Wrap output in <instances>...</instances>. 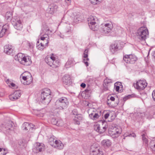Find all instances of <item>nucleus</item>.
Wrapping results in <instances>:
<instances>
[{"mask_svg": "<svg viewBox=\"0 0 155 155\" xmlns=\"http://www.w3.org/2000/svg\"><path fill=\"white\" fill-rule=\"evenodd\" d=\"M152 95L153 100L155 101V90L153 92Z\"/></svg>", "mask_w": 155, "mask_h": 155, "instance_id": "49530a36", "label": "nucleus"}, {"mask_svg": "<svg viewBox=\"0 0 155 155\" xmlns=\"http://www.w3.org/2000/svg\"><path fill=\"white\" fill-rule=\"evenodd\" d=\"M88 51V50L87 49H86L84 51L83 56L84 58L83 60V61L85 64L86 66H87L88 65V63L87 61L89 60V59L87 58Z\"/></svg>", "mask_w": 155, "mask_h": 155, "instance_id": "5701e85b", "label": "nucleus"}, {"mask_svg": "<svg viewBox=\"0 0 155 155\" xmlns=\"http://www.w3.org/2000/svg\"><path fill=\"white\" fill-rule=\"evenodd\" d=\"M63 125L62 121L61 120H57V124L56 125L58 126H62Z\"/></svg>", "mask_w": 155, "mask_h": 155, "instance_id": "a19ab883", "label": "nucleus"}, {"mask_svg": "<svg viewBox=\"0 0 155 155\" xmlns=\"http://www.w3.org/2000/svg\"><path fill=\"white\" fill-rule=\"evenodd\" d=\"M109 116V114L108 113H107L104 115V117L105 119H107L108 118Z\"/></svg>", "mask_w": 155, "mask_h": 155, "instance_id": "09e8293b", "label": "nucleus"}, {"mask_svg": "<svg viewBox=\"0 0 155 155\" xmlns=\"http://www.w3.org/2000/svg\"><path fill=\"white\" fill-rule=\"evenodd\" d=\"M101 144L104 147H108L110 146L111 144V142L108 139L104 140L102 141Z\"/></svg>", "mask_w": 155, "mask_h": 155, "instance_id": "c756f323", "label": "nucleus"}, {"mask_svg": "<svg viewBox=\"0 0 155 155\" xmlns=\"http://www.w3.org/2000/svg\"><path fill=\"white\" fill-rule=\"evenodd\" d=\"M107 104L108 106H110L111 105V103L109 101V100L108 99L107 101Z\"/></svg>", "mask_w": 155, "mask_h": 155, "instance_id": "603ef678", "label": "nucleus"}, {"mask_svg": "<svg viewBox=\"0 0 155 155\" xmlns=\"http://www.w3.org/2000/svg\"><path fill=\"white\" fill-rule=\"evenodd\" d=\"M91 2L93 4L95 5L98 3L96 0H90Z\"/></svg>", "mask_w": 155, "mask_h": 155, "instance_id": "a18cd8bd", "label": "nucleus"}, {"mask_svg": "<svg viewBox=\"0 0 155 155\" xmlns=\"http://www.w3.org/2000/svg\"><path fill=\"white\" fill-rule=\"evenodd\" d=\"M51 92L48 88H45L41 91L40 101L41 103L47 105L50 102L51 99Z\"/></svg>", "mask_w": 155, "mask_h": 155, "instance_id": "f257e3e1", "label": "nucleus"}, {"mask_svg": "<svg viewBox=\"0 0 155 155\" xmlns=\"http://www.w3.org/2000/svg\"><path fill=\"white\" fill-rule=\"evenodd\" d=\"M68 104V101L66 97H63L60 98L56 101L53 109L63 110L66 109Z\"/></svg>", "mask_w": 155, "mask_h": 155, "instance_id": "f03ea898", "label": "nucleus"}, {"mask_svg": "<svg viewBox=\"0 0 155 155\" xmlns=\"http://www.w3.org/2000/svg\"><path fill=\"white\" fill-rule=\"evenodd\" d=\"M6 153H3L2 154H1L0 155H5L6 154Z\"/></svg>", "mask_w": 155, "mask_h": 155, "instance_id": "338daca9", "label": "nucleus"}, {"mask_svg": "<svg viewBox=\"0 0 155 155\" xmlns=\"http://www.w3.org/2000/svg\"><path fill=\"white\" fill-rule=\"evenodd\" d=\"M143 2H146L148 1V0H139Z\"/></svg>", "mask_w": 155, "mask_h": 155, "instance_id": "bf43d9fd", "label": "nucleus"}, {"mask_svg": "<svg viewBox=\"0 0 155 155\" xmlns=\"http://www.w3.org/2000/svg\"><path fill=\"white\" fill-rule=\"evenodd\" d=\"M153 143H154V145L151 147V148L153 150L155 151V141H153Z\"/></svg>", "mask_w": 155, "mask_h": 155, "instance_id": "3c124183", "label": "nucleus"}, {"mask_svg": "<svg viewBox=\"0 0 155 155\" xmlns=\"http://www.w3.org/2000/svg\"><path fill=\"white\" fill-rule=\"evenodd\" d=\"M9 87L12 88H14L16 87V85L15 84L12 82L10 84V86H9Z\"/></svg>", "mask_w": 155, "mask_h": 155, "instance_id": "c03bdc74", "label": "nucleus"}, {"mask_svg": "<svg viewBox=\"0 0 155 155\" xmlns=\"http://www.w3.org/2000/svg\"><path fill=\"white\" fill-rule=\"evenodd\" d=\"M115 129L116 131H113L111 134V137L114 138H116L118 137L121 132V130L120 127L118 128H115Z\"/></svg>", "mask_w": 155, "mask_h": 155, "instance_id": "dca6fc26", "label": "nucleus"}, {"mask_svg": "<svg viewBox=\"0 0 155 155\" xmlns=\"http://www.w3.org/2000/svg\"><path fill=\"white\" fill-rule=\"evenodd\" d=\"M90 155H104L102 151L98 150H93L90 153Z\"/></svg>", "mask_w": 155, "mask_h": 155, "instance_id": "7c9ffc66", "label": "nucleus"}, {"mask_svg": "<svg viewBox=\"0 0 155 155\" xmlns=\"http://www.w3.org/2000/svg\"><path fill=\"white\" fill-rule=\"evenodd\" d=\"M72 113L73 115H75V116H77V115L78 114L77 110L75 109L72 110Z\"/></svg>", "mask_w": 155, "mask_h": 155, "instance_id": "79ce46f5", "label": "nucleus"}, {"mask_svg": "<svg viewBox=\"0 0 155 155\" xmlns=\"http://www.w3.org/2000/svg\"><path fill=\"white\" fill-rule=\"evenodd\" d=\"M45 61L47 64L53 68H56L59 65V61L53 56L46 57L45 58Z\"/></svg>", "mask_w": 155, "mask_h": 155, "instance_id": "20e7f679", "label": "nucleus"}, {"mask_svg": "<svg viewBox=\"0 0 155 155\" xmlns=\"http://www.w3.org/2000/svg\"><path fill=\"white\" fill-rule=\"evenodd\" d=\"M128 136L129 137H136V135L134 133H132V134H130L128 135Z\"/></svg>", "mask_w": 155, "mask_h": 155, "instance_id": "de8ad7c7", "label": "nucleus"}, {"mask_svg": "<svg viewBox=\"0 0 155 155\" xmlns=\"http://www.w3.org/2000/svg\"><path fill=\"white\" fill-rule=\"evenodd\" d=\"M71 0H65V2L67 4V5L70 4Z\"/></svg>", "mask_w": 155, "mask_h": 155, "instance_id": "8fccbe9b", "label": "nucleus"}, {"mask_svg": "<svg viewBox=\"0 0 155 155\" xmlns=\"http://www.w3.org/2000/svg\"><path fill=\"white\" fill-rule=\"evenodd\" d=\"M90 28L94 31H96L99 29V23L95 22V23L88 24Z\"/></svg>", "mask_w": 155, "mask_h": 155, "instance_id": "b1692460", "label": "nucleus"}, {"mask_svg": "<svg viewBox=\"0 0 155 155\" xmlns=\"http://www.w3.org/2000/svg\"><path fill=\"white\" fill-rule=\"evenodd\" d=\"M9 28V26L8 25L5 24L4 25L0 33V37H2L5 34V32Z\"/></svg>", "mask_w": 155, "mask_h": 155, "instance_id": "bb28decb", "label": "nucleus"}, {"mask_svg": "<svg viewBox=\"0 0 155 155\" xmlns=\"http://www.w3.org/2000/svg\"><path fill=\"white\" fill-rule=\"evenodd\" d=\"M43 31L42 30V31H41L39 37L41 39V40L44 41L45 40L46 41V42L45 43V46H48V44L49 43V36L47 34L42 35V32Z\"/></svg>", "mask_w": 155, "mask_h": 155, "instance_id": "2eb2a0df", "label": "nucleus"}, {"mask_svg": "<svg viewBox=\"0 0 155 155\" xmlns=\"http://www.w3.org/2000/svg\"><path fill=\"white\" fill-rule=\"evenodd\" d=\"M88 24L95 23V22L98 23V20L95 16L91 15L87 18Z\"/></svg>", "mask_w": 155, "mask_h": 155, "instance_id": "412c9836", "label": "nucleus"}, {"mask_svg": "<svg viewBox=\"0 0 155 155\" xmlns=\"http://www.w3.org/2000/svg\"><path fill=\"white\" fill-rule=\"evenodd\" d=\"M134 86L135 88L139 90H143L147 85V83L145 81L140 80H138L136 83H134Z\"/></svg>", "mask_w": 155, "mask_h": 155, "instance_id": "423d86ee", "label": "nucleus"}, {"mask_svg": "<svg viewBox=\"0 0 155 155\" xmlns=\"http://www.w3.org/2000/svg\"><path fill=\"white\" fill-rule=\"evenodd\" d=\"M39 40L37 42V48L39 50H43L46 47L48 46H45V45H44V43L42 42H41L40 44L39 43Z\"/></svg>", "mask_w": 155, "mask_h": 155, "instance_id": "cd10ccee", "label": "nucleus"}, {"mask_svg": "<svg viewBox=\"0 0 155 155\" xmlns=\"http://www.w3.org/2000/svg\"><path fill=\"white\" fill-rule=\"evenodd\" d=\"M12 16V14L10 12H8L6 13L5 17L7 19H11Z\"/></svg>", "mask_w": 155, "mask_h": 155, "instance_id": "f704fd0d", "label": "nucleus"}, {"mask_svg": "<svg viewBox=\"0 0 155 155\" xmlns=\"http://www.w3.org/2000/svg\"><path fill=\"white\" fill-rule=\"evenodd\" d=\"M29 46L30 48H33V46L31 45L30 43L29 44Z\"/></svg>", "mask_w": 155, "mask_h": 155, "instance_id": "4d7b16f0", "label": "nucleus"}, {"mask_svg": "<svg viewBox=\"0 0 155 155\" xmlns=\"http://www.w3.org/2000/svg\"><path fill=\"white\" fill-rule=\"evenodd\" d=\"M6 83L8 84V86H10V84L12 83V81L11 80H10L9 79H7L5 81Z\"/></svg>", "mask_w": 155, "mask_h": 155, "instance_id": "37998d69", "label": "nucleus"}, {"mask_svg": "<svg viewBox=\"0 0 155 155\" xmlns=\"http://www.w3.org/2000/svg\"><path fill=\"white\" fill-rule=\"evenodd\" d=\"M1 127L3 130L7 133H9L13 130L12 123L11 121H9L7 123L2 124Z\"/></svg>", "mask_w": 155, "mask_h": 155, "instance_id": "1a4fd4ad", "label": "nucleus"}, {"mask_svg": "<svg viewBox=\"0 0 155 155\" xmlns=\"http://www.w3.org/2000/svg\"><path fill=\"white\" fill-rule=\"evenodd\" d=\"M101 127L99 129L98 132L99 133H102L104 132L107 130L108 127V125L107 123L105 122H102V124L101 125Z\"/></svg>", "mask_w": 155, "mask_h": 155, "instance_id": "4be33fe9", "label": "nucleus"}, {"mask_svg": "<svg viewBox=\"0 0 155 155\" xmlns=\"http://www.w3.org/2000/svg\"><path fill=\"white\" fill-rule=\"evenodd\" d=\"M111 83V79L106 78L104 80L103 84H104V85H108L109 84Z\"/></svg>", "mask_w": 155, "mask_h": 155, "instance_id": "c9c22d12", "label": "nucleus"}, {"mask_svg": "<svg viewBox=\"0 0 155 155\" xmlns=\"http://www.w3.org/2000/svg\"><path fill=\"white\" fill-rule=\"evenodd\" d=\"M153 57L154 58H155V51L153 53Z\"/></svg>", "mask_w": 155, "mask_h": 155, "instance_id": "052dcab7", "label": "nucleus"}, {"mask_svg": "<svg viewBox=\"0 0 155 155\" xmlns=\"http://www.w3.org/2000/svg\"><path fill=\"white\" fill-rule=\"evenodd\" d=\"M13 51L12 46L10 45H6L4 47V52L7 54L10 55Z\"/></svg>", "mask_w": 155, "mask_h": 155, "instance_id": "6ab92c4d", "label": "nucleus"}, {"mask_svg": "<svg viewBox=\"0 0 155 155\" xmlns=\"http://www.w3.org/2000/svg\"><path fill=\"white\" fill-rule=\"evenodd\" d=\"M85 92H86V93H88V92H89V91H90V90L88 89H86L85 90Z\"/></svg>", "mask_w": 155, "mask_h": 155, "instance_id": "13d9d810", "label": "nucleus"}, {"mask_svg": "<svg viewBox=\"0 0 155 155\" xmlns=\"http://www.w3.org/2000/svg\"><path fill=\"white\" fill-rule=\"evenodd\" d=\"M152 117H153L152 116H150V117H147V118H148L149 119H151Z\"/></svg>", "mask_w": 155, "mask_h": 155, "instance_id": "680f3d73", "label": "nucleus"}, {"mask_svg": "<svg viewBox=\"0 0 155 155\" xmlns=\"http://www.w3.org/2000/svg\"><path fill=\"white\" fill-rule=\"evenodd\" d=\"M101 127V125L98 124L94 126V129L95 131L98 132L99 131V129Z\"/></svg>", "mask_w": 155, "mask_h": 155, "instance_id": "4c0bfd02", "label": "nucleus"}, {"mask_svg": "<svg viewBox=\"0 0 155 155\" xmlns=\"http://www.w3.org/2000/svg\"><path fill=\"white\" fill-rule=\"evenodd\" d=\"M11 22L14 28L17 30H21L23 27L21 21L18 18H13Z\"/></svg>", "mask_w": 155, "mask_h": 155, "instance_id": "6e6552de", "label": "nucleus"}, {"mask_svg": "<svg viewBox=\"0 0 155 155\" xmlns=\"http://www.w3.org/2000/svg\"><path fill=\"white\" fill-rule=\"evenodd\" d=\"M110 100L112 101H115V98L113 97H111L110 98Z\"/></svg>", "mask_w": 155, "mask_h": 155, "instance_id": "5fc2aeb1", "label": "nucleus"}, {"mask_svg": "<svg viewBox=\"0 0 155 155\" xmlns=\"http://www.w3.org/2000/svg\"><path fill=\"white\" fill-rule=\"evenodd\" d=\"M21 61L19 62L21 64L25 65L28 66L31 63V57L29 56H24L23 58H21Z\"/></svg>", "mask_w": 155, "mask_h": 155, "instance_id": "f8f14e48", "label": "nucleus"}, {"mask_svg": "<svg viewBox=\"0 0 155 155\" xmlns=\"http://www.w3.org/2000/svg\"><path fill=\"white\" fill-rule=\"evenodd\" d=\"M34 126L31 124H29L28 123H24L22 126V128L24 130H30V128H33Z\"/></svg>", "mask_w": 155, "mask_h": 155, "instance_id": "aec40b11", "label": "nucleus"}, {"mask_svg": "<svg viewBox=\"0 0 155 155\" xmlns=\"http://www.w3.org/2000/svg\"><path fill=\"white\" fill-rule=\"evenodd\" d=\"M148 34V30L145 27H141L137 31V35L139 39L141 40H145Z\"/></svg>", "mask_w": 155, "mask_h": 155, "instance_id": "39448f33", "label": "nucleus"}, {"mask_svg": "<svg viewBox=\"0 0 155 155\" xmlns=\"http://www.w3.org/2000/svg\"><path fill=\"white\" fill-rule=\"evenodd\" d=\"M142 139L143 143L145 144H147L148 143V141L147 138L146 137V136L144 134L142 135Z\"/></svg>", "mask_w": 155, "mask_h": 155, "instance_id": "e433bc0d", "label": "nucleus"}, {"mask_svg": "<svg viewBox=\"0 0 155 155\" xmlns=\"http://www.w3.org/2000/svg\"><path fill=\"white\" fill-rule=\"evenodd\" d=\"M81 86L84 88L86 86V84L84 83H82L81 84Z\"/></svg>", "mask_w": 155, "mask_h": 155, "instance_id": "864d4df0", "label": "nucleus"}, {"mask_svg": "<svg viewBox=\"0 0 155 155\" xmlns=\"http://www.w3.org/2000/svg\"><path fill=\"white\" fill-rule=\"evenodd\" d=\"M3 24L1 22V20H0V28H1L2 26H3Z\"/></svg>", "mask_w": 155, "mask_h": 155, "instance_id": "6e6d98bb", "label": "nucleus"}, {"mask_svg": "<svg viewBox=\"0 0 155 155\" xmlns=\"http://www.w3.org/2000/svg\"><path fill=\"white\" fill-rule=\"evenodd\" d=\"M41 42H42L43 43H44V45H45V43H46V41L45 40L44 41H42Z\"/></svg>", "mask_w": 155, "mask_h": 155, "instance_id": "0e129e2a", "label": "nucleus"}, {"mask_svg": "<svg viewBox=\"0 0 155 155\" xmlns=\"http://www.w3.org/2000/svg\"><path fill=\"white\" fill-rule=\"evenodd\" d=\"M113 28V25L110 21L104 23L101 25L99 31L101 33L105 35L108 34L110 32Z\"/></svg>", "mask_w": 155, "mask_h": 155, "instance_id": "7ed1b4c3", "label": "nucleus"}, {"mask_svg": "<svg viewBox=\"0 0 155 155\" xmlns=\"http://www.w3.org/2000/svg\"><path fill=\"white\" fill-rule=\"evenodd\" d=\"M82 117L81 115V114H78L77 115V116H75L74 120L76 121L75 124H79V121L81 120H82Z\"/></svg>", "mask_w": 155, "mask_h": 155, "instance_id": "2f4dec72", "label": "nucleus"}, {"mask_svg": "<svg viewBox=\"0 0 155 155\" xmlns=\"http://www.w3.org/2000/svg\"><path fill=\"white\" fill-rule=\"evenodd\" d=\"M120 49V44L119 41H115L110 46V49L111 52L114 53Z\"/></svg>", "mask_w": 155, "mask_h": 155, "instance_id": "9b49d317", "label": "nucleus"}, {"mask_svg": "<svg viewBox=\"0 0 155 155\" xmlns=\"http://www.w3.org/2000/svg\"><path fill=\"white\" fill-rule=\"evenodd\" d=\"M63 82L66 85H69L71 83V80L68 75L64 76L63 78Z\"/></svg>", "mask_w": 155, "mask_h": 155, "instance_id": "393cba45", "label": "nucleus"}, {"mask_svg": "<svg viewBox=\"0 0 155 155\" xmlns=\"http://www.w3.org/2000/svg\"><path fill=\"white\" fill-rule=\"evenodd\" d=\"M56 140H57L55 139L54 137L53 136L49 138L48 140V143L51 145L53 147Z\"/></svg>", "mask_w": 155, "mask_h": 155, "instance_id": "473e14b6", "label": "nucleus"}, {"mask_svg": "<svg viewBox=\"0 0 155 155\" xmlns=\"http://www.w3.org/2000/svg\"><path fill=\"white\" fill-rule=\"evenodd\" d=\"M97 1V2H98V3L100 2H101L102 0H96Z\"/></svg>", "mask_w": 155, "mask_h": 155, "instance_id": "69168bd1", "label": "nucleus"}, {"mask_svg": "<svg viewBox=\"0 0 155 155\" xmlns=\"http://www.w3.org/2000/svg\"><path fill=\"white\" fill-rule=\"evenodd\" d=\"M44 146L43 143H36L35 145V148L34 150H36V152L37 153L39 152H41L44 150Z\"/></svg>", "mask_w": 155, "mask_h": 155, "instance_id": "f3484780", "label": "nucleus"}, {"mask_svg": "<svg viewBox=\"0 0 155 155\" xmlns=\"http://www.w3.org/2000/svg\"><path fill=\"white\" fill-rule=\"evenodd\" d=\"M58 8L55 4L51 3L48 6L47 10L49 14H52L56 11Z\"/></svg>", "mask_w": 155, "mask_h": 155, "instance_id": "4468645a", "label": "nucleus"}, {"mask_svg": "<svg viewBox=\"0 0 155 155\" xmlns=\"http://www.w3.org/2000/svg\"><path fill=\"white\" fill-rule=\"evenodd\" d=\"M70 62V61H68V62H67L66 64H69Z\"/></svg>", "mask_w": 155, "mask_h": 155, "instance_id": "e2e57ef3", "label": "nucleus"}, {"mask_svg": "<svg viewBox=\"0 0 155 155\" xmlns=\"http://www.w3.org/2000/svg\"><path fill=\"white\" fill-rule=\"evenodd\" d=\"M24 55V54L21 53H19L15 56L14 58L16 60L19 62L21 61V58H23Z\"/></svg>", "mask_w": 155, "mask_h": 155, "instance_id": "c85d7f7f", "label": "nucleus"}, {"mask_svg": "<svg viewBox=\"0 0 155 155\" xmlns=\"http://www.w3.org/2000/svg\"><path fill=\"white\" fill-rule=\"evenodd\" d=\"M57 119L54 118H52L51 119V123L53 125H56L57 124Z\"/></svg>", "mask_w": 155, "mask_h": 155, "instance_id": "ea45409f", "label": "nucleus"}, {"mask_svg": "<svg viewBox=\"0 0 155 155\" xmlns=\"http://www.w3.org/2000/svg\"><path fill=\"white\" fill-rule=\"evenodd\" d=\"M21 95L20 91L17 90L15 91L12 94L10 95L9 96V98L11 100L14 101L18 99Z\"/></svg>", "mask_w": 155, "mask_h": 155, "instance_id": "ddd939ff", "label": "nucleus"}, {"mask_svg": "<svg viewBox=\"0 0 155 155\" xmlns=\"http://www.w3.org/2000/svg\"><path fill=\"white\" fill-rule=\"evenodd\" d=\"M22 79L24 81H26L25 82H24V84L25 85H28L30 84L32 82L33 80L31 75L29 78H27L26 76H23Z\"/></svg>", "mask_w": 155, "mask_h": 155, "instance_id": "a878e982", "label": "nucleus"}, {"mask_svg": "<svg viewBox=\"0 0 155 155\" xmlns=\"http://www.w3.org/2000/svg\"><path fill=\"white\" fill-rule=\"evenodd\" d=\"M121 84L120 82L115 83L114 84V88L117 91H118L120 89V86Z\"/></svg>", "mask_w": 155, "mask_h": 155, "instance_id": "72a5a7b5", "label": "nucleus"}, {"mask_svg": "<svg viewBox=\"0 0 155 155\" xmlns=\"http://www.w3.org/2000/svg\"><path fill=\"white\" fill-rule=\"evenodd\" d=\"M103 92L108 91L109 90V86L108 85H104V84H103Z\"/></svg>", "mask_w": 155, "mask_h": 155, "instance_id": "58836bf2", "label": "nucleus"}, {"mask_svg": "<svg viewBox=\"0 0 155 155\" xmlns=\"http://www.w3.org/2000/svg\"><path fill=\"white\" fill-rule=\"evenodd\" d=\"M2 148H0V152H1L2 150Z\"/></svg>", "mask_w": 155, "mask_h": 155, "instance_id": "774afa93", "label": "nucleus"}, {"mask_svg": "<svg viewBox=\"0 0 155 155\" xmlns=\"http://www.w3.org/2000/svg\"><path fill=\"white\" fill-rule=\"evenodd\" d=\"M53 147L57 149H61L64 147V145L61 141L57 140H55Z\"/></svg>", "mask_w": 155, "mask_h": 155, "instance_id": "a211bd4d", "label": "nucleus"}, {"mask_svg": "<svg viewBox=\"0 0 155 155\" xmlns=\"http://www.w3.org/2000/svg\"><path fill=\"white\" fill-rule=\"evenodd\" d=\"M89 117L93 120H95L99 117V116L96 113V110L94 108L90 109L88 111Z\"/></svg>", "mask_w": 155, "mask_h": 155, "instance_id": "9d476101", "label": "nucleus"}, {"mask_svg": "<svg viewBox=\"0 0 155 155\" xmlns=\"http://www.w3.org/2000/svg\"><path fill=\"white\" fill-rule=\"evenodd\" d=\"M123 60L127 63L133 64L137 60V58L134 54H126L124 56Z\"/></svg>", "mask_w": 155, "mask_h": 155, "instance_id": "0eeeda50", "label": "nucleus"}]
</instances>
